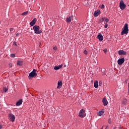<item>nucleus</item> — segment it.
Returning a JSON list of instances; mask_svg holds the SVG:
<instances>
[{"label":"nucleus","mask_w":129,"mask_h":129,"mask_svg":"<svg viewBox=\"0 0 129 129\" xmlns=\"http://www.w3.org/2000/svg\"><path fill=\"white\" fill-rule=\"evenodd\" d=\"M128 33V25L127 23H125L123 28V30L122 31L121 34L122 35H126Z\"/></svg>","instance_id":"f257e3e1"},{"label":"nucleus","mask_w":129,"mask_h":129,"mask_svg":"<svg viewBox=\"0 0 129 129\" xmlns=\"http://www.w3.org/2000/svg\"><path fill=\"white\" fill-rule=\"evenodd\" d=\"M36 70L34 69L32 72L29 73L28 76V79L32 80V78L37 77V73H36Z\"/></svg>","instance_id":"f03ea898"},{"label":"nucleus","mask_w":129,"mask_h":129,"mask_svg":"<svg viewBox=\"0 0 129 129\" xmlns=\"http://www.w3.org/2000/svg\"><path fill=\"white\" fill-rule=\"evenodd\" d=\"M33 30L35 34L42 33V31L40 30V27H39V26L35 25L33 26Z\"/></svg>","instance_id":"7ed1b4c3"},{"label":"nucleus","mask_w":129,"mask_h":129,"mask_svg":"<svg viewBox=\"0 0 129 129\" xmlns=\"http://www.w3.org/2000/svg\"><path fill=\"white\" fill-rule=\"evenodd\" d=\"M85 115H86V114L85 113V110H84V109H82L80 111V112L79 114V116L82 118L83 117H84V116H85Z\"/></svg>","instance_id":"20e7f679"},{"label":"nucleus","mask_w":129,"mask_h":129,"mask_svg":"<svg viewBox=\"0 0 129 129\" xmlns=\"http://www.w3.org/2000/svg\"><path fill=\"white\" fill-rule=\"evenodd\" d=\"M119 7L121 10H124V9H125V7H126V5L124 4L123 1H121L119 3Z\"/></svg>","instance_id":"39448f33"},{"label":"nucleus","mask_w":129,"mask_h":129,"mask_svg":"<svg viewBox=\"0 0 129 129\" xmlns=\"http://www.w3.org/2000/svg\"><path fill=\"white\" fill-rule=\"evenodd\" d=\"M9 118L11 121H12V122H14V121H15V119H16V117L13 114H9Z\"/></svg>","instance_id":"423d86ee"},{"label":"nucleus","mask_w":129,"mask_h":129,"mask_svg":"<svg viewBox=\"0 0 129 129\" xmlns=\"http://www.w3.org/2000/svg\"><path fill=\"white\" fill-rule=\"evenodd\" d=\"M121 105H123L125 106V105H126V104H127V99L126 98H123L122 100H121Z\"/></svg>","instance_id":"0eeeda50"},{"label":"nucleus","mask_w":129,"mask_h":129,"mask_svg":"<svg viewBox=\"0 0 129 129\" xmlns=\"http://www.w3.org/2000/svg\"><path fill=\"white\" fill-rule=\"evenodd\" d=\"M124 63V58H122L118 59L117 63L118 65H122Z\"/></svg>","instance_id":"6e6552de"},{"label":"nucleus","mask_w":129,"mask_h":129,"mask_svg":"<svg viewBox=\"0 0 129 129\" xmlns=\"http://www.w3.org/2000/svg\"><path fill=\"white\" fill-rule=\"evenodd\" d=\"M73 16H70L69 17L67 18L66 21L67 23L69 24V23H71V21H73Z\"/></svg>","instance_id":"1a4fd4ad"},{"label":"nucleus","mask_w":129,"mask_h":129,"mask_svg":"<svg viewBox=\"0 0 129 129\" xmlns=\"http://www.w3.org/2000/svg\"><path fill=\"white\" fill-rule=\"evenodd\" d=\"M97 38L100 42H102V41H103V36H102L101 34H99Z\"/></svg>","instance_id":"9d476101"},{"label":"nucleus","mask_w":129,"mask_h":129,"mask_svg":"<svg viewBox=\"0 0 129 129\" xmlns=\"http://www.w3.org/2000/svg\"><path fill=\"white\" fill-rule=\"evenodd\" d=\"M118 53L119 54V55H123V56L126 55V52L123 50H119L118 51Z\"/></svg>","instance_id":"9b49d317"},{"label":"nucleus","mask_w":129,"mask_h":129,"mask_svg":"<svg viewBox=\"0 0 129 129\" xmlns=\"http://www.w3.org/2000/svg\"><path fill=\"white\" fill-rule=\"evenodd\" d=\"M37 22V19L36 18H34L31 22H30V26H31V27H33V26H34V25H35L36 24Z\"/></svg>","instance_id":"f8f14e48"},{"label":"nucleus","mask_w":129,"mask_h":129,"mask_svg":"<svg viewBox=\"0 0 129 129\" xmlns=\"http://www.w3.org/2000/svg\"><path fill=\"white\" fill-rule=\"evenodd\" d=\"M22 103H23V100L20 99L16 102V106H20V105H22Z\"/></svg>","instance_id":"ddd939ff"},{"label":"nucleus","mask_w":129,"mask_h":129,"mask_svg":"<svg viewBox=\"0 0 129 129\" xmlns=\"http://www.w3.org/2000/svg\"><path fill=\"white\" fill-rule=\"evenodd\" d=\"M63 67V65L60 64V65H58V66H55L53 69L54 70H59V69H61V68H62V67Z\"/></svg>","instance_id":"4468645a"},{"label":"nucleus","mask_w":129,"mask_h":129,"mask_svg":"<svg viewBox=\"0 0 129 129\" xmlns=\"http://www.w3.org/2000/svg\"><path fill=\"white\" fill-rule=\"evenodd\" d=\"M102 102L104 106H106L108 104V102L106 100V98H104L102 100Z\"/></svg>","instance_id":"2eb2a0df"},{"label":"nucleus","mask_w":129,"mask_h":129,"mask_svg":"<svg viewBox=\"0 0 129 129\" xmlns=\"http://www.w3.org/2000/svg\"><path fill=\"white\" fill-rule=\"evenodd\" d=\"M62 84H63L62 83V81H58L57 83V89H60V88L62 87Z\"/></svg>","instance_id":"dca6fc26"},{"label":"nucleus","mask_w":129,"mask_h":129,"mask_svg":"<svg viewBox=\"0 0 129 129\" xmlns=\"http://www.w3.org/2000/svg\"><path fill=\"white\" fill-rule=\"evenodd\" d=\"M100 14V10H97L95 11L94 13V17H97L98 16H99Z\"/></svg>","instance_id":"f3484780"},{"label":"nucleus","mask_w":129,"mask_h":129,"mask_svg":"<svg viewBox=\"0 0 129 129\" xmlns=\"http://www.w3.org/2000/svg\"><path fill=\"white\" fill-rule=\"evenodd\" d=\"M94 86L95 88H97L98 87V81H96L94 83Z\"/></svg>","instance_id":"a211bd4d"},{"label":"nucleus","mask_w":129,"mask_h":129,"mask_svg":"<svg viewBox=\"0 0 129 129\" xmlns=\"http://www.w3.org/2000/svg\"><path fill=\"white\" fill-rule=\"evenodd\" d=\"M103 113H104V111H100L98 112L97 115H98V116H101V115H103Z\"/></svg>","instance_id":"6ab92c4d"},{"label":"nucleus","mask_w":129,"mask_h":129,"mask_svg":"<svg viewBox=\"0 0 129 129\" xmlns=\"http://www.w3.org/2000/svg\"><path fill=\"white\" fill-rule=\"evenodd\" d=\"M17 65H18V66H22L23 65V61L18 60L17 61Z\"/></svg>","instance_id":"aec40b11"},{"label":"nucleus","mask_w":129,"mask_h":129,"mask_svg":"<svg viewBox=\"0 0 129 129\" xmlns=\"http://www.w3.org/2000/svg\"><path fill=\"white\" fill-rule=\"evenodd\" d=\"M104 20H105L104 18H101L100 19V20L99 21V24H102V22H104Z\"/></svg>","instance_id":"412c9836"},{"label":"nucleus","mask_w":129,"mask_h":129,"mask_svg":"<svg viewBox=\"0 0 129 129\" xmlns=\"http://www.w3.org/2000/svg\"><path fill=\"white\" fill-rule=\"evenodd\" d=\"M28 13H29V11H26L25 12L22 13L21 15H22V16H27L28 15Z\"/></svg>","instance_id":"4be33fe9"},{"label":"nucleus","mask_w":129,"mask_h":129,"mask_svg":"<svg viewBox=\"0 0 129 129\" xmlns=\"http://www.w3.org/2000/svg\"><path fill=\"white\" fill-rule=\"evenodd\" d=\"M104 24H107V23H108V22H109V20L107 18H105V20H104Z\"/></svg>","instance_id":"5701e85b"},{"label":"nucleus","mask_w":129,"mask_h":129,"mask_svg":"<svg viewBox=\"0 0 129 129\" xmlns=\"http://www.w3.org/2000/svg\"><path fill=\"white\" fill-rule=\"evenodd\" d=\"M11 57H12V58H15L16 57V54H15V53H12L11 54Z\"/></svg>","instance_id":"b1692460"},{"label":"nucleus","mask_w":129,"mask_h":129,"mask_svg":"<svg viewBox=\"0 0 129 129\" xmlns=\"http://www.w3.org/2000/svg\"><path fill=\"white\" fill-rule=\"evenodd\" d=\"M3 90H4V92L6 93V92H8V88H4V89H3Z\"/></svg>","instance_id":"393cba45"},{"label":"nucleus","mask_w":129,"mask_h":129,"mask_svg":"<svg viewBox=\"0 0 129 129\" xmlns=\"http://www.w3.org/2000/svg\"><path fill=\"white\" fill-rule=\"evenodd\" d=\"M103 52L105 53V54H106V52H107V49L105 48L103 50Z\"/></svg>","instance_id":"a878e982"},{"label":"nucleus","mask_w":129,"mask_h":129,"mask_svg":"<svg viewBox=\"0 0 129 129\" xmlns=\"http://www.w3.org/2000/svg\"><path fill=\"white\" fill-rule=\"evenodd\" d=\"M102 85V82L99 81V86H101Z\"/></svg>","instance_id":"bb28decb"},{"label":"nucleus","mask_w":129,"mask_h":129,"mask_svg":"<svg viewBox=\"0 0 129 129\" xmlns=\"http://www.w3.org/2000/svg\"><path fill=\"white\" fill-rule=\"evenodd\" d=\"M104 27L105 28H107V27H108V25L107 24V23H105V25Z\"/></svg>","instance_id":"cd10ccee"},{"label":"nucleus","mask_w":129,"mask_h":129,"mask_svg":"<svg viewBox=\"0 0 129 129\" xmlns=\"http://www.w3.org/2000/svg\"><path fill=\"white\" fill-rule=\"evenodd\" d=\"M87 53H88L87 50L84 51V54H85V55H87Z\"/></svg>","instance_id":"c85d7f7f"},{"label":"nucleus","mask_w":129,"mask_h":129,"mask_svg":"<svg viewBox=\"0 0 129 129\" xmlns=\"http://www.w3.org/2000/svg\"><path fill=\"white\" fill-rule=\"evenodd\" d=\"M108 123H109V124L111 123V119H109L108 120Z\"/></svg>","instance_id":"c756f323"},{"label":"nucleus","mask_w":129,"mask_h":129,"mask_svg":"<svg viewBox=\"0 0 129 129\" xmlns=\"http://www.w3.org/2000/svg\"><path fill=\"white\" fill-rule=\"evenodd\" d=\"M101 9H104V5H102L101 6Z\"/></svg>","instance_id":"7c9ffc66"},{"label":"nucleus","mask_w":129,"mask_h":129,"mask_svg":"<svg viewBox=\"0 0 129 129\" xmlns=\"http://www.w3.org/2000/svg\"><path fill=\"white\" fill-rule=\"evenodd\" d=\"M10 32H13V31H14V28H11L10 29Z\"/></svg>","instance_id":"2f4dec72"},{"label":"nucleus","mask_w":129,"mask_h":129,"mask_svg":"<svg viewBox=\"0 0 129 129\" xmlns=\"http://www.w3.org/2000/svg\"><path fill=\"white\" fill-rule=\"evenodd\" d=\"M53 50H57V47H55V46L53 47Z\"/></svg>","instance_id":"473e14b6"},{"label":"nucleus","mask_w":129,"mask_h":129,"mask_svg":"<svg viewBox=\"0 0 129 129\" xmlns=\"http://www.w3.org/2000/svg\"><path fill=\"white\" fill-rule=\"evenodd\" d=\"M19 35H21V33H17L16 34V37H18V36H19Z\"/></svg>","instance_id":"72a5a7b5"},{"label":"nucleus","mask_w":129,"mask_h":129,"mask_svg":"<svg viewBox=\"0 0 129 129\" xmlns=\"http://www.w3.org/2000/svg\"><path fill=\"white\" fill-rule=\"evenodd\" d=\"M9 66L10 68H11L12 67V63H10L9 64Z\"/></svg>","instance_id":"f704fd0d"},{"label":"nucleus","mask_w":129,"mask_h":129,"mask_svg":"<svg viewBox=\"0 0 129 129\" xmlns=\"http://www.w3.org/2000/svg\"><path fill=\"white\" fill-rule=\"evenodd\" d=\"M13 44H14V45H15V46H17V42H14Z\"/></svg>","instance_id":"c9c22d12"},{"label":"nucleus","mask_w":129,"mask_h":129,"mask_svg":"<svg viewBox=\"0 0 129 129\" xmlns=\"http://www.w3.org/2000/svg\"><path fill=\"white\" fill-rule=\"evenodd\" d=\"M3 128V126L2 125H0V129H2Z\"/></svg>","instance_id":"e433bc0d"},{"label":"nucleus","mask_w":129,"mask_h":129,"mask_svg":"<svg viewBox=\"0 0 129 129\" xmlns=\"http://www.w3.org/2000/svg\"><path fill=\"white\" fill-rule=\"evenodd\" d=\"M113 129H116V128L115 127V126H114V127H113Z\"/></svg>","instance_id":"4c0bfd02"},{"label":"nucleus","mask_w":129,"mask_h":129,"mask_svg":"<svg viewBox=\"0 0 129 129\" xmlns=\"http://www.w3.org/2000/svg\"><path fill=\"white\" fill-rule=\"evenodd\" d=\"M84 3H85V4H86V3H87V1H84Z\"/></svg>","instance_id":"58836bf2"},{"label":"nucleus","mask_w":129,"mask_h":129,"mask_svg":"<svg viewBox=\"0 0 129 129\" xmlns=\"http://www.w3.org/2000/svg\"><path fill=\"white\" fill-rule=\"evenodd\" d=\"M108 127V126H106V128H107Z\"/></svg>","instance_id":"ea45409f"}]
</instances>
